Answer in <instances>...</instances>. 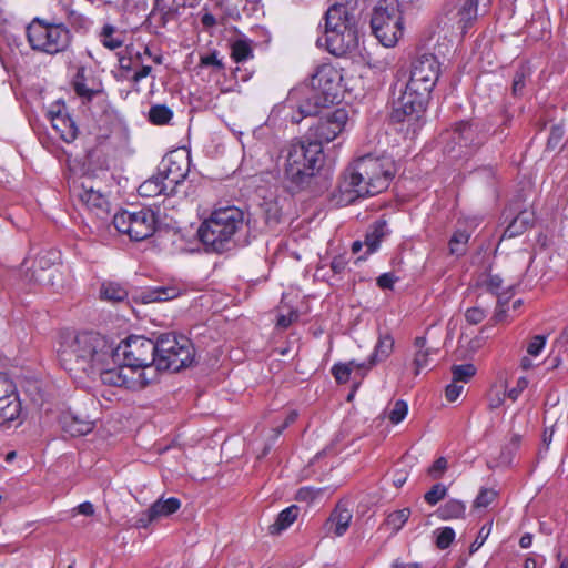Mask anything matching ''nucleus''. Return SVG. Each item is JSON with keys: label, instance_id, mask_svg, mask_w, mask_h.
<instances>
[{"label": "nucleus", "instance_id": "obj_1", "mask_svg": "<svg viewBox=\"0 0 568 568\" xmlns=\"http://www.w3.org/2000/svg\"><path fill=\"white\" fill-rule=\"evenodd\" d=\"M283 186L292 195L308 192L318 195L331 186L332 173L325 168V154L318 143L305 135L292 141L282 151Z\"/></svg>", "mask_w": 568, "mask_h": 568}, {"label": "nucleus", "instance_id": "obj_2", "mask_svg": "<svg viewBox=\"0 0 568 568\" xmlns=\"http://www.w3.org/2000/svg\"><path fill=\"white\" fill-rule=\"evenodd\" d=\"M115 344L105 335L93 331L77 333L59 351L62 367L75 377L97 378L101 365L111 363Z\"/></svg>", "mask_w": 568, "mask_h": 568}, {"label": "nucleus", "instance_id": "obj_3", "mask_svg": "<svg viewBox=\"0 0 568 568\" xmlns=\"http://www.w3.org/2000/svg\"><path fill=\"white\" fill-rule=\"evenodd\" d=\"M390 156L363 155L351 163L343 174L338 189L345 203L373 196L386 190L396 174Z\"/></svg>", "mask_w": 568, "mask_h": 568}, {"label": "nucleus", "instance_id": "obj_4", "mask_svg": "<svg viewBox=\"0 0 568 568\" xmlns=\"http://www.w3.org/2000/svg\"><path fill=\"white\" fill-rule=\"evenodd\" d=\"M245 213L236 206L215 209L205 219L197 236L206 252L223 253L235 246V236L245 225Z\"/></svg>", "mask_w": 568, "mask_h": 568}, {"label": "nucleus", "instance_id": "obj_5", "mask_svg": "<svg viewBox=\"0 0 568 568\" xmlns=\"http://www.w3.org/2000/svg\"><path fill=\"white\" fill-rule=\"evenodd\" d=\"M511 118L506 115L503 122L490 133V124L481 120H462L452 126L444 151L452 158L470 156L475 154L489 136L504 141L507 136L505 128Z\"/></svg>", "mask_w": 568, "mask_h": 568}, {"label": "nucleus", "instance_id": "obj_6", "mask_svg": "<svg viewBox=\"0 0 568 568\" xmlns=\"http://www.w3.org/2000/svg\"><path fill=\"white\" fill-rule=\"evenodd\" d=\"M332 4L325 12V44L329 53L341 57L358 47L356 17L348 0Z\"/></svg>", "mask_w": 568, "mask_h": 568}, {"label": "nucleus", "instance_id": "obj_7", "mask_svg": "<svg viewBox=\"0 0 568 568\" xmlns=\"http://www.w3.org/2000/svg\"><path fill=\"white\" fill-rule=\"evenodd\" d=\"M156 369L173 373L194 363L195 349L190 338L175 332L159 334L155 338Z\"/></svg>", "mask_w": 568, "mask_h": 568}, {"label": "nucleus", "instance_id": "obj_8", "mask_svg": "<svg viewBox=\"0 0 568 568\" xmlns=\"http://www.w3.org/2000/svg\"><path fill=\"white\" fill-rule=\"evenodd\" d=\"M26 36L33 51L55 55L65 52L72 41L70 30L63 23L49 22L36 17L26 28Z\"/></svg>", "mask_w": 568, "mask_h": 568}, {"label": "nucleus", "instance_id": "obj_9", "mask_svg": "<svg viewBox=\"0 0 568 568\" xmlns=\"http://www.w3.org/2000/svg\"><path fill=\"white\" fill-rule=\"evenodd\" d=\"M115 348L119 357L132 372H144L146 376L154 374V382L158 379L155 339L130 335L115 345Z\"/></svg>", "mask_w": 568, "mask_h": 568}, {"label": "nucleus", "instance_id": "obj_10", "mask_svg": "<svg viewBox=\"0 0 568 568\" xmlns=\"http://www.w3.org/2000/svg\"><path fill=\"white\" fill-rule=\"evenodd\" d=\"M371 27L385 47H394L404 33L403 16L396 0H381L374 8Z\"/></svg>", "mask_w": 568, "mask_h": 568}, {"label": "nucleus", "instance_id": "obj_11", "mask_svg": "<svg viewBox=\"0 0 568 568\" xmlns=\"http://www.w3.org/2000/svg\"><path fill=\"white\" fill-rule=\"evenodd\" d=\"M97 378L102 384L128 389H141L154 382V374L146 376L144 372L135 374L119 357L116 352L112 355L111 363L101 365L97 372Z\"/></svg>", "mask_w": 568, "mask_h": 568}, {"label": "nucleus", "instance_id": "obj_12", "mask_svg": "<svg viewBox=\"0 0 568 568\" xmlns=\"http://www.w3.org/2000/svg\"><path fill=\"white\" fill-rule=\"evenodd\" d=\"M112 223L116 231L126 234L132 241H143L152 236L156 230V214L151 209L136 212L121 210L115 213Z\"/></svg>", "mask_w": 568, "mask_h": 568}, {"label": "nucleus", "instance_id": "obj_13", "mask_svg": "<svg viewBox=\"0 0 568 568\" xmlns=\"http://www.w3.org/2000/svg\"><path fill=\"white\" fill-rule=\"evenodd\" d=\"M332 104H334L332 101H324L323 94L305 84L291 90L286 99V105L297 111V115L291 116L293 123H300L306 116H315L322 109Z\"/></svg>", "mask_w": 568, "mask_h": 568}, {"label": "nucleus", "instance_id": "obj_14", "mask_svg": "<svg viewBox=\"0 0 568 568\" xmlns=\"http://www.w3.org/2000/svg\"><path fill=\"white\" fill-rule=\"evenodd\" d=\"M347 121L348 111L337 108L310 126L305 135L323 148L324 143L332 142L344 131Z\"/></svg>", "mask_w": 568, "mask_h": 568}, {"label": "nucleus", "instance_id": "obj_15", "mask_svg": "<svg viewBox=\"0 0 568 568\" xmlns=\"http://www.w3.org/2000/svg\"><path fill=\"white\" fill-rule=\"evenodd\" d=\"M440 73L438 59L430 53L419 55L412 64L410 78L407 81L413 87L425 88L432 93Z\"/></svg>", "mask_w": 568, "mask_h": 568}, {"label": "nucleus", "instance_id": "obj_16", "mask_svg": "<svg viewBox=\"0 0 568 568\" xmlns=\"http://www.w3.org/2000/svg\"><path fill=\"white\" fill-rule=\"evenodd\" d=\"M342 75L338 70L329 63L317 67L315 73L311 77L308 88L324 95V101L335 103L339 98V82Z\"/></svg>", "mask_w": 568, "mask_h": 568}, {"label": "nucleus", "instance_id": "obj_17", "mask_svg": "<svg viewBox=\"0 0 568 568\" xmlns=\"http://www.w3.org/2000/svg\"><path fill=\"white\" fill-rule=\"evenodd\" d=\"M201 0H154L152 10L148 17L150 23L159 29H164L170 22L180 19L185 8L195 7Z\"/></svg>", "mask_w": 568, "mask_h": 568}, {"label": "nucleus", "instance_id": "obj_18", "mask_svg": "<svg viewBox=\"0 0 568 568\" xmlns=\"http://www.w3.org/2000/svg\"><path fill=\"white\" fill-rule=\"evenodd\" d=\"M71 193L98 216L102 217V215L108 214L109 201L104 194L94 189L91 179H87L80 183L73 181Z\"/></svg>", "mask_w": 568, "mask_h": 568}, {"label": "nucleus", "instance_id": "obj_19", "mask_svg": "<svg viewBox=\"0 0 568 568\" xmlns=\"http://www.w3.org/2000/svg\"><path fill=\"white\" fill-rule=\"evenodd\" d=\"M48 118L52 128L67 143H71L78 135V126L74 120L67 112L65 104L57 101L48 110Z\"/></svg>", "mask_w": 568, "mask_h": 568}, {"label": "nucleus", "instance_id": "obj_20", "mask_svg": "<svg viewBox=\"0 0 568 568\" xmlns=\"http://www.w3.org/2000/svg\"><path fill=\"white\" fill-rule=\"evenodd\" d=\"M425 110L419 109L418 103H408L402 97L394 99L390 120L395 123L406 122L408 128L415 132L420 126V120L424 116Z\"/></svg>", "mask_w": 568, "mask_h": 568}, {"label": "nucleus", "instance_id": "obj_21", "mask_svg": "<svg viewBox=\"0 0 568 568\" xmlns=\"http://www.w3.org/2000/svg\"><path fill=\"white\" fill-rule=\"evenodd\" d=\"M478 1L479 0H458V4L454 10L447 12L453 13L450 18L456 24L462 34H466L468 29L474 26L478 18Z\"/></svg>", "mask_w": 568, "mask_h": 568}, {"label": "nucleus", "instance_id": "obj_22", "mask_svg": "<svg viewBox=\"0 0 568 568\" xmlns=\"http://www.w3.org/2000/svg\"><path fill=\"white\" fill-rule=\"evenodd\" d=\"M59 423L64 433L70 436H83L89 434L93 427V422L82 414L75 413L71 409L64 410L59 417Z\"/></svg>", "mask_w": 568, "mask_h": 568}, {"label": "nucleus", "instance_id": "obj_23", "mask_svg": "<svg viewBox=\"0 0 568 568\" xmlns=\"http://www.w3.org/2000/svg\"><path fill=\"white\" fill-rule=\"evenodd\" d=\"M352 518V511L342 504H337L329 517L325 520L323 529L326 535L341 537L347 531Z\"/></svg>", "mask_w": 568, "mask_h": 568}, {"label": "nucleus", "instance_id": "obj_24", "mask_svg": "<svg viewBox=\"0 0 568 568\" xmlns=\"http://www.w3.org/2000/svg\"><path fill=\"white\" fill-rule=\"evenodd\" d=\"M118 57L120 69L118 80H123L125 77L131 75L143 62L141 50L134 45H126L123 51L118 53Z\"/></svg>", "mask_w": 568, "mask_h": 568}, {"label": "nucleus", "instance_id": "obj_25", "mask_svg": "<svg viewBox=\"0 0 568 568\" xmlns=\"http://www.w3.org/2000/svg\"><path fill=\"white\" fill-rule=\"evenodd\" d=\"M182 294V288L176 285L149 287L139 294V300L144 303L164 302L176 298Z\"/></svg>", "mask_w": 568, "mask_h": 568}, {"label": "nucleus", "instance_id": "obj_26", "mask_svg": "<svg viewBox=\"0 0 568 568\" xmlns=\"http://www.w3.org/2000/svg\"><path fill=\"white\" fill-rule=\"evenodd\" d=\"M72 88L77 95L87 102L92 101L95 95L102 92L100 88L89 85L88 70L83 65L77 68V72L72 79Z\"/></svg>", "mask_w": 568, "mask_h": 568}, {"label": "nucleus", "instance_id": "obj_27", "mask_svg": "<svg viewBox=\"0 0 568 568\" xmlns=\"http://www.w3.org/2000/svg\"><path fill=\"white\" fill-rule=\"evenodd\" d=\"M394 348V338L389 334L379 335L374 352L371 354L366 363V371L371 369L377 363L389 357Z\"/></svg>", "mask_w": 568, "mask_h": 568}, {"label": "nucleus", "instance_id": "obj_28", "mask_svg": "<svg viewBox=\"0 0 568 568\" xmlns=\"http://www.w3.org/2000/svg\"><path fill=\"white\" fill-rule=\"evenodd\" d=\"M387 224L384 220L375 221L367 230L364 239L366 246V254L376 252L381 245L382 240L387 235Z\"/></svg>", "mask_w": 568, "mask_h": 568}, {"label": "nucleus", "instance_id": "obj_29", "mask_svg": "<svg viewBox=\"0 0 568 568\" xmlns=\"http://www.w3.org/2000/svg\"><path fill=\"white\" fill-rule=\"evenodd\" d=\"M21 403L13 392L0 398V425L10 423L19 417Z\"/></svg>", "mask_w": 568, "mask_h": 568}, {"label": "nucleus", "instance_id": "obj_30", "mask_svg": "<svg viewBox=\"0 0 568 568\" xmlns=\"http://www.w3.org/2000/svg\"><path fill=\"white\" fill-rule=\"evenodd\" d=\"M399 97L403 98V100H406L410 104L418 103L419 109H423L426 111L427 103L430 98V93L425 90V88H416L413 87L410 83L406 82L404 85H400L399 89Z\"/></svg>", "mask_w": 568, "mask_h": 568}, {"label": "nucleus", "instance_id": "obj_31", "mask_svg": "<svg viewBox=\"0 0 568 568\" xmlns=\"http://www.w3.org/2000/svg\"><path fill=\"white\" fill-rule=\"evenodd\" d=\"M158 169L169 173L173 179H180L185 182L190 171V159L186 156L182 159V163H180L178 160L168 158L162 160Z\"/></svg>", "mask_w": 568, "mask_h": 568}, {"label": "nucleus", "instance_id": "obj_32", "mask_svg": "<svg viewBox=\"0 0 568 568\" xmlns=\"http://www.w3.org/2000/svg\"><path fill=\"white\" fill-rule=\"evenodd\" d=\"M300 513V508L296 505H292L282 510L275 521L268 526V532L271 535H278L286 530L296 519Z\"/></svg>", "mask_w": 568, "mask_h": 568}, {"label": "nucleus", "instance_id": "obj_33", "mask_svg": "<svg viewBox=\"0 0 568 568\" xmlns=\"http://www.w3.org/2000/svg\"><path fill=\"white\" fill-rule=\"evenodd\" d=\"M466 505L458 499H449L438 507L436 516L442 520L460 519L465 517Z\"/></svg>", "mask_w": 568, "mask_h": 568}, {"label": "nucleus", "instance_id": "obj_34", "mask_svg": "<svg viewBox=\"0 0 568 568\" xmlns=\"http://www.w3.org/2000/svg\"><path fill=\"white\" fill-rule=\"evenodd\" d=\"M165 185L163 184L159 170L155 174L146 179L138 187V193L142 197H154L158 195H164Z\"/></svg>", "mask_w": 568, "mask_h": 568}, {"label": "nucleus", "instance_id": "obj_35", "mask_svg": "<svg viewBox=\"0 0 568 568\" xmlns=\"http://www.w3.org/2000/svg\"><path fill=\"white\" fill-rule=\"evenodd\" d=\"M100 296L104 301L119 303L128 297V291L116 282H104L101 285Z\"/></svg>", "mask_w": 568, "mask_h": 568}, {"label": "nucleus", "instance_id": "obj_36", "mask_svg": "<svg viewBox=\"0 0 568 568\" xmlns=\"http://www.w3.org/2000/svg\"><path fill=\"white\" fill-rule=\"evenodd\" d=\"M354 368L366 371V363H357L354 359L348 363H336L333 365L331 373L338 384H345L349 381Z\"/></svg>", "mask_w": 568, "mask_h": 568}, {"label": "nucleus", "instance_id": "obj_37", "mask_svg": "<svg viewBox=\"0 0 568 568\" xmlns=\"http://www.w3.org/2000/svg\"><path fill=\"white\" fill-rule=\"evenodd\" d=\"M262 219L264 223L270 227L274 229L282 219V210L278 203L275 201H264L261 206Z\"/></svg>", "mask_w": 568, "mask_h": 568}, {"label": "nucleus", "instance_id": "obj_38", "mask_svg": "<svg viewBox=\"0 0 568 568\" xmlns=\"http://www.w3.org/2000/svg\"><path fill=\"white\" fill-rule=\"evenodd\" d=\"M180 507L181 500L176 497L160 498L151 505L152 513L156 515L158 519L176 513Z\"/></svg>", "mask_w": 568, "mask_h": 568}, {"label": "nucleus", "instance_id": "obj_39", "mask_svg": "<svg viewBox=\"0 0 568 568\" xmlns=\"http://www.w3.org/2000/svg\"><path fill=\"white\" fill-rule=\"evenodd\" d=\"M160 178L165 185L164 196L165 197H173V196H180V197H186L189 195L187 191L182 190V186L184 184V181L180 179H173L172 175H170L166 172H162L159 170Z\"/></svg>", "mask_w": 568, "mask_h": 568}, {"label": "nucleus", "instance_id": "obj_40", "mask_svg": "<svg viewBox=\"0 0 568 568\" xmlns=\"http://www.w3.org/2000/svg\"><path fill=\"white\" fill-rule=\"evenodd\" d=\"M60 260V253L54 250H47L39 252L33 260V273L37 271H47L58 264Z\"/></svg>", "mask_w": 568, "mask_h": 568}, {"label": "nucleus", "instance_id": "obj_41", "mask_svg": "<svg viewBox=\"0 0 568 568\" xmlns=\"http://www.w3.org/2000/svg\"><path fill=\"white\" fill-rule=\"evenodd\" d=\"M231 57L236 62H245L253 58L251 41L247 39H237L231 44Z\"/></svg>", "mask_w": 568, "mask_h": 568}, {"label": "nucleus", "instance_id": "obj_42", "mask_svg": "<svg viewBox=\"0 0 568 568\" xmlns=\"http://www.w3.org/2000/svg\"><path fill=\"white\" fill-rule=\"evenodd\" d=\"M410 516L409 508H403L398 510H394L386 517L384 521V526L392 530L393 534H397L403 526L407 523Z\"/></svg>", "mask_w": 568, "mask_h": 568}, {"label": "nucleus", "instance_id": "obj_43", "mask_svg": "<svg viewBox=\"0 0 568 568\" xmlns=\"http://www.w3.org/2000/svg\"><path fill=\"white\" fill-rule=\"evenodd\" d=\"M531 70L526 63H521L517 67L511 83V92L515 97H520L524 93L526 87V80L530 77Z\"/></svg>", "mask_w": 568, "mask_h": 568}, {"label": "nucleus", "instance_id": "obj_44", "mask_svg": "<svg viewBox=\"0 0 568 568\" xmlns=\"http://www.w3.org/2000/svg\"><path fill=\"white\" fill-rule=\"evenodd\" d=\"M173 118V111L165 104L152 105L149 110L148 119L152 124L164 125Z\"/></svg>", "mask_w": 568, "mask_h": 568}, {"label": "nucleus", "instance_id": "obj_45", "mask_svg": "<svg viewBox=\"0 0 568 568\" xmlns=\"http://www.w3.org/2000/svg\"><path fill=\"white\" fill-rule=\"evenodd\" d=\"M531 219L527 212H520L506 227L505 235L514 237L525 232L531 225Z\"/></svg>", "mask_w": 568, "mask_h": 568}, {"label": "nucleus", "instance_id": "obj_46", "mask_svg": "<svg viewBox=\"0 0 568 568\" xmlns=\"http://www.w3.org/2000/svg\"><path fill=\"white\" fill-rule=\"evenodd\" d=\"M469 237L470 235L467 231L458 230L454 232L448 244L450 254L456 256L464 255Z\"/></svg>", "mask_w": 568, "mask_h": 568}, {"label": "nucleus", "instance_id": "obj_47", "mask_svg": "<svg viewBox=\"0 0 568 568\" xmlns=\"http://www.w3.org/2000/svg\"><path fill=\"white\" fill-rule=\"evenodd\" d=\"M476 372L477 369L471 363L452 366L454 382L468 383L475 376Z\"/></svg>", "mask_w": 568, "mask_h": 568}, {"label": "nucleus", "instance_id": "obj_48", "mask_svg": "<svg viewBox=\"0 0 568 568\" xmlns=\"http://www.w3.org/2000/svg\"><path fill=\"white\" fill-rule=\"evenodd\" d=\"M436 547L444 550L447 549L455 539V531L452 527H443L435 531Z\"/></svg>", "mask_w": 568, "mask_h": 568}, {"label": "nucleus", "instance_id": "obj_49", "mask_svg": "<svg viewBox=\"0 0 568 568\" xmlns=\"http://www.w3.org/2000/svg\"><path fill=\"white\" fill-rule=\"evenodd\" d=\"M447 495V487L443 484H435L432 488L424 495V500L430 505L435 506Z\"/></svg>", "mask_w": 568, "mask_h": 568}, {"label": "nucleus", "instance_id": "obj_50", "mask_svg": "<svg viewBox=\"0 0 568 568\" xmlns=\"http://www.w3.org/2000/svg\"><path fill=\"white\" fill-rule=\"evenodd\" d=\"M408 413V405L403 399H397L388 413V419L392 424L397 425L405 419Z\"/></svg>", "mask_w": 568, "mask_h": 568}, {"label": "nucleus", "instance_id": "obj_51", "mask_svg": "<svg viewBox=\"0 0 568 568\" xmlns=\"http://www.w3.org/2000/svg\"><path fill=\"white\" fill-rule=\"evenodd\" d=\"M497 497V493L490 488H481L474 500L475 508H485L489 506Z\"/></svg>", "mask_w": 568, "mask_h": 568}, {"label": "nucleus", "instance_id": "obj_52", "mask_svg": "<svg viewBox=\"0 0 568 568\" xmlns=\"http://www.w3.org/2000/svg\"><path fill=\"white\" fill-rule=\"evenodd\" d=\"M487 316V312L478 306L469 307L465 312V318L470 325H477L481 323Z\"/></svg>", "mask_w": 568, "mask_h": 568}, {"label": "nucleus", "instance_id": "obj_53", "mask_svg": "<svg viewBox=\"0 0 568 568\" xmlns=\"http://www.w3.org/2000/svg\"><path fill=\"white\" fill-rule=\"evenodd\" d=\"M324 488L302 487L297 490L296 499L300 501H313L324 491Z\"/></svg>", "mask_w": 568, "mask_h": 568}, {"label": "nucleus", "instance_id": "obj_54", "mask_svg": "<svg viewBox=\"0 0 568 568\" xmlns=\"http://www.w3.org/2000/svg\"><path fill=\"white\" fill-rule=\"evenodd\" d=\"M152 72V67L146 65L142 62L141 65H139L131 75L125 77L122 81H129L134 84H138L141 80L149 77Z\"/></svg>", "mask_w": 568, "mask_h": 568}, {"label": "nucleus", "instance_id": "obj_55", "mask_svg": "<svg viewBox=\"0 0 568 568\" xmlns=\"http://www.w3.org/2000/svg\"><path fill=\"white\" fill-rule=\"evenodd\" d=\"M447 466H448L447 459L445 457H439L428 468V475L433 479H439L446 471Z\"/></svg>", "mask_w": 568, "mask_h": 568}, {"label": "nucleus", "instance_id": "obj_56", "mask_svg": "<svg viewBox=\"0 0 568 568\" xmlns=\"http://www.w3.org/2000/svg\"><path fill=\"white\" fill-rule=\"evenodd\" d=\"M490 530H491V523L484 525L480 528L477 538L469 547L470 555L475 554L484 545V542L486 541L487 537L490 534Z\"/></svg>", "mask_w": 568, "mask_h": 568}, {"label": "nucleus", "instance_id": "obj_57", "mask_svg": "<svg viewBox=\"0 0 568 568\" xmlns=\"http://www.w3.org/2000/svg\"><path fill=\"white\" fill-rule=\"evenodd\" d=\"M399 280V277H397L394 273L392 272H387V273H383L381 274L377 278H376V285L381 288V290H393L394 288V285L395 283Z\"/></svg>", "mask_w": 568, "mask_h": 568}, {"label": "nucleus", "instance_id": "obj_58", "mask_svg": "<svg viewBox=\"0 0 568 568\" xmlns=\"http://www.w3.org/2000/svg\"><path fill=\"white\" fill-rule=\"evenodd\" d=\"M430 354L429 349L426 351H417L413 361L415 366L414 374L418 375L420 371L428 366V356Z\"/></svg>", "mask_w": 568, "mask_h": 568}, {"label": "nucleus", "instance_id": "obj_59", "mask_svg": "<svg viewBox=\"0 0 568 568\" xmlns=\"http://www.w3.org/2000/svg\"><path fill=\"white\" fill-rule=\"evenodd\" d=\"M545 344H546V336L536 335L529 342V344L527 346V353L531 356H537L542 351Z\"/></svg>", "mask_w": 568, "mask_h": 568}, {"label": "nucleus", "instance_id": "obj_60", "mask_svg": "<svg viewBox=\"0 0 568 568\" xmlns=\"http://www.w3.org/2000/svg\"><path fill=\"white\" fill-rule=\"evenodd\" d=\"M565 134L564 128L560 125H554L550 130L548 141H547V148L548 149H555L560 141L562 140Z\"/></svg>", "mask_w": 568, "mask_h": 568}, {"label": "nucleus", "instance_id": "obj_61", "mask_svg": "<svg viewBox=\"0 0 568 568\" xmlns=\"http://www.w3.org/2000/svg\"><path fill=\"white\" fill-rule=\"evenodd\" d=\"M156 519L158 517L155 514L152 513V508L150 506L145 511H142L139 515L135 521V526L138 528H146L151 523H153Z\"/></svg>", "mask_w": 568, "mask_h": 568}, {"label": "nucleus", "instance_id": "obj_62", "mask_svg": "<svg viewBox=\"0 0 568 568\" xmlns=\"http://www.w3.org/2000/svg\"><path fill=\"white\" fill-rule=\"evenodd\" d=\"M298 318V313L296 311H291L288 314L284 315V314H281L278 317H277V322H276V325L277 327L280 328H283V329H286L288 328L292 323H294L295 321H297Z\"/></svg>", "mask_w": 568, "mask_h": 568}, {"label": "nucleus", "instance_id": "obj_63", "mask_svg": "<svg viewBox=\"0 0 568 568\" xmlns=\"http://www.w3.org/2000/svg\"><path fill=\"white\" fill-rule=\"evenodd\" d=\"M527 386L528 379L526 377H519L517 379L516 386L507 392L508 397L513 400H516L519 395L527 388Z\"/></svg>", "mask_w": 568, "mask_h": 568}, {"label": "nucleus", "instance_id": "obj_64", "mask_svg": "<svg viewBox=\"0 0 568 568\" xmlns=\"http://www.w3.org/2000/svg\"><path fill=\"white\" fill-rule=\"evenodd\" d=\"M458 382H452L450 384H448L446 386V389H445V397L448 402H455L462 394L463 392V386L462 385H457Z\"/></svg>", "mask_w": 568, "mask_h": 568}]
</instances>
